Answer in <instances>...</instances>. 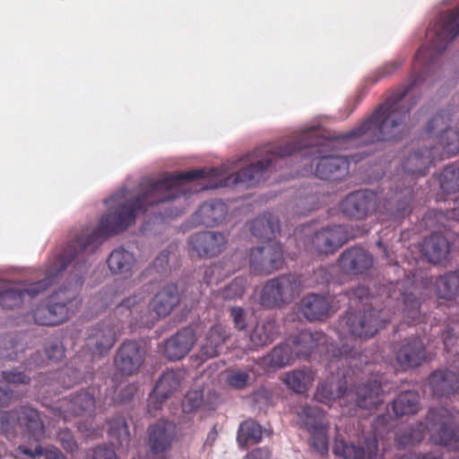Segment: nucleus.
Instances as JSON below:
<instances>
[{"mask_svg":"<svg viewBox=\"0 0 459 459\" xmlns=\"http://www.w3.org/2000/svg\"><path fill=\"white\" fill-rule=\"evenodd\" d=\"M1 376L5 382L11 384H29L30 380L28 376L17 369L3 370Z\"/></svg>","mask_w":459,"mask_h":459,"instance_id":"59","label":"nucleus"},{"mask_svg":"<svg viewBox=\"0 0 459 459\" xmlns=\"http://www.w3.org/2000/svg\"><path fill=\"white\" fill-rule=\"evenodd\" d=\"M450 114L446 110H441L437 113L426 126V133L430 137L437 138L443 132L449 129Z\"/></svg>","mask_w":459,"mask_h":459,"instance_id":"47","label":"nucleus"},{"mask_svg":"<svg viewBox=\"0 0 459 459\" xmlns=\"http://www.w3.org/2000/svg\"><path fill=\"white\" fill-rule=\"evenodd\" d=\"M145 351L135 341L123 342L117 350L114 365L124 376H132L138 372L144 362Z\"/></svg>","mask_w":459,"mask_h":459,"instance_id":"14","label":"nucleus"},{"mask_svg":"<svg viewBox=\"0 0 459 459\" xmlns=\"http://www.w3.org/2000/svg\"><path fill=\"white\" fill-rule=\"evenodd\" d=\"M271 434V429H264L255 420L248 419L239 424L237 433V441L239 446L244 447L246 446L258 444L264 436L268 437Z\"/></svg>","mask_w":459,"mask_h":459,"instance_id":"35","label":"nucleus"},{"mask_svg":"<svg viewBox=\"0 0 459 459\" xmlns=\"http://www.w3.org/2000/svg\"><path fill=\"white\" fill-rule=\"evenodd\" d=\"M297 415L308 432L326 427L324 411L318 406L305 405L297 412Z\"/></svg>","mask_w":459,"mask_h":459,"instance_id":"38","label":"nucleus"},{"mask_svg":"<svg viewBox=\"0 0 459 459\" xmlns=\"http://www.w3.org/2000/svg\"><path fill=\"white\" fill-rule=\"evenodd\" d=\"M146 296L143 292L134 293L130 297L126 298L122 300V302L117 306V308L126 307V309H131L137 304L144 301Z\"/></svg>","mask_w":459,"mask_h":459,"instance_id":"63","label":"nucleus"},{"mask_svg":"<svg viewBox=\"0 0 459 459\" xmlns=\"http://www.w3.org/2000/svg\"><path fill=\"white\" fill-rule=\"evenodd\" d=\"M169 252L162 250L154 259L151 270L160 276L166 275L169 272Z\"/></svg>","mask_w":459,"mask_h":459,"instance_id":"57","label":"nucleus"},{"mask_svg":"<svg viewBox=\"0 0 459 459\" xmlns=\"http://www.w3.org/2000/svg\"><path fill=\"white\" fill-rule=\"evenodd\" d=\"M188 243L198 255L213 257L224 251L227 240L221 232L202 231L192 235Z\"/></svg>","mask_w":459,"mask_h":459,"instance_id":"18","label":"nucleus"},{"mask_svg":"<svg viewBox=\"0 0 459 459\" xmlns=\"http://www.w3.org/2000/svg\"><path fill=\"white\" fill-rule=\"evenodd\" d=\"M252 235L261 240L269 241L280 233V220L277 216L265 212L250 222Z\"/></svg>","mask_w":459,"mask_h":459,"instance_id":"34","label":"nucleus"},{"mask_svg":"<svg viewBox=\"0 0 459 459\" xmlns=\"http://www.w3.org/2000/svg\"><path fill=\"white\" fill-rule=\"evenodd\" d=\"M333 454L343 459H377L378 441L372 433L363 437L362 446H355L343 440L335 439Z\"/></svg>","mask_w":459,"mask_h":459,"instance_id":"16","label":"nucleus"},{"mask_svg":"<svg viewBox=\"0 0 459 459\" xmlns=\"http://www.w3.org/2000/svg\"><path fill=\"white\" fill-rule=\"evenodd\" d=\"M107 263L112 273H130L135 264V257L133 252L120 247L110 253Z\"/></svg>","mask_w":459,"mask_h":459,"instance_id":"37","label":"nucleus"},{"mask_svg":"<svg viewBox=\"0 0 459 459\" xmlns=\"http://www.w3.org/2000/svg\"><path fill=\"white\" fill-rule=\"evenodd\" d=\"M230 316L236 329L245 331L247 327V312L241 307H230Z\"/></svg>","mask_w":459,"mask_h":459,"instance_id":"55","label":"nucleus"},{"mask_svg":"<svg viewBox=\"0 0 459 459\" xmlns=\"http://www.w3.org/2000/svg\"><path fill=\"white\" fill-rule=\"evenodd\" d=\"M441 338L446 350L449 351L459 339V324H447L441 331Z\"/></svg>","mask_w":459,"mask_h":459,"instance_id":"54","label":"nucleus"},{"mask_svg":"<svg viewBox=\"0 0 459 459\" xmlns=\"http://www.w3.org/2000/svg\"><path fill=\"white\" fill-rule=\"evenodd\" d=\"M439 299L455 300L459 297V272L450 271L439 275L434 282Z\"/></svg>","mask_w":459,"mask_h":459,"instance_id":"36","label":"nucleus"},{"mask_svg":"<svg viewBox=\"0 0 459 459\" xmlns=\"http://www.w3.org/2000/svg\"><path fill=\"white\" fill-rule=\"evenodd\" d=\"M433 161L432 150L420 148L409 152L402 161V168L407 176L424 177Z\"/></svg>","mask_w":459,"mask_h":459,"instance_id":"25","label":"nucleus"},{"mask_svg":"<svg viewBox=\"0 0 459 459\" xmlns=\"http://www.w3.org/2000/svg\"><path fill=\"white\" fill-rule=\"evenodd\" d=\"M65 351L63 344L57 340L48 341L45 344V353L50 360H62L65 357Z\"/></svg>","mask_w":459,"mask_h":459,"instance_id":"56","label":"nucleus"},{"mask_svg":"<svg viewBox=\"0 0 459 459\" xmlns=\"http://www.w3.org/2000/svg\"><path fill=\"white\" fill-rule=\"evenodd\" d=\"M414 182L407 186L396 184L394 191L387 197L384 204L385 212L394 220H402L410 215L413 208Z\"/></svg>","mask_w":459,"mask_h":459,"instance_id":"13","label":"nucleus"},{"mask_svg":"<svg viewBox=\"0 0 459 459\" xmlns=\"http://www.w3.org/2000/svg\"><path fill=\"white\" fill-rule=\"evenodd\" d=\"M195 342L194 331L191 328H183L165 342L164 355L171 361L179 360L190 351Z\"/></svg>","mask_w":459,"mask_h":459,"instance_id":"22","label":"nucleus"},{"mask_svg":"<svg viewBox=\"0 0 459 459\" xmlns=\"http://www.w3.org/2000/svg\"><path fill=\"white\" fill-rule=\"evenodd\" d=\"M347 391L346 380L338 376H330L317 385L315 399L325 404H329L336 398L342 397Z\"/></svg>","mask_w":459,"mask_h":459,"instance_id":"31","label":"nucleus"},{"mask_svg":"<svg viewBox=\"0 0 459 459\" xmlns=\"http://www.w3.org/2000/svg\"><path fill=\"white\" fill-rule=\"evenodd\" d=\"M403 299V312L411 323L417 322L420 317V299L413 291L401 293Z\"/></svg>","mask_w":459,"mask_h":459,"instance_id":"43","label":"nucleus"},{"mask_svg":"<svg viewBox=\"0 0 459 459\" xmlns=\"http://www.w3.org/2000/svg\"><path fill=\"white\" fill-rule=\"evenodd\" d=\"M179 303V294L176 284L163 286L152 298L150 306L153 313L160 317L169 315Z\"/></svg>","mask_w":459,"mask_h":459,"instance_id":"26","label":"nucleus"},{"mask_svg":"<svg viewBox=\"0 0 459 459\" xmlns=\"http://www.w3.org/2000/svg\"><path fill=\"white\" fill-rule=\"evenodd\" d=\"M326 427L309 432L310 446L319 455H324L328 452V441L326 437Z\"/></svg>","mask_w":459,"mask_h":459,"instance_id":"51","label":"nucleus"},{"mask_svg":"<svg viewBox=\"0 0 459 459\" xmlns=\"http://www.w3.org/2000/svg\"><path fill=\"white\" fill-rule=\"evenodd\" d=\"M229 336L230 333L224 326L221 325L212 326L201 345V359L205 360L217 357Z\"/></svg>","mask_w":459,"mask_h":459,"instance_id":"30","label":"nucleus"},{"mask_svg":"<svg viewBox=\"0 0 459 459\" xmlns=\"http://www.w3.org/2000/svg\"><path fill=\"white\" fill-rule=\"evenodd\" d=\"M184 377L185 372L180 369L164 371L157 380L152 393L153 397L160 403L168 399L180 389Z\"/></svg>","mask_w":459,"mask_h":459,"instance_id":"28","label":"nucleus"},{"mask_svg":"<svg viewBox=\"0 0 459 459\" xmlns=\"http://www.w3.org/2000/svg\"><path fill=\"white\" fill-rule=\"evenodd\" d=\"M429 385L435 396L454 395L459 391V374L447 368L437 369L429 375Z\"/></svg>","mask_w":459,"mask_h":459,"instance_id":"21","label":"nucleus"},{"mask_svg":"<svg viewBox=\"0 0 459 459\" xmlns=\"http://www.w3.org/2000/svg\"><path fill=\"white\" fill-rule=\"evenodd\" d=\"M244 291V287L235 281L221 291V296L223 299H233L236 298H241Z\"/></svg>","mask_w":459,"mask_h":459,"instance_id":"62","label":"nucleus"},{"mask_svg":"<svg viewBox=\"0 0 459 459\" xmlns=\"http://www.w3.org/2000/svg\"><path fill=\"white\" fill-rule=\"evenodd\" d=\"M403 62L404 58L400 57L396 60L390 61L385 64L384 65L380 66L376 72L377 78L375 82L394 74L403 64Z\"/></svg>","mask_w":459,"mask_h":459,"instance_id":"60","label":"nucleus"},{"mask_svg":"<svg viewBox=\"0 0 459 459\" xmlns=\"http://www.w3.org/2000/svg\"><path fill=\"white\" fill-rule=\"evenodd\" d=\"M313 377L306 370H293L289 372L285 377V384L298 394H303L311 385Z\"/></svg>","mask_w":459,"mask_h":459,"instance_id":"42","label":"nucleus"},{"mask_svg":"<svg viewBox=\"0 0 459 459\" xmlns=\"http://www.w3.org/2000/svg\"><path fill=\"white\" fill-rule=\"evenodd\" d=\"M437 138L447 153L455 155L459 152V128L450 127Z\"/></svg>","mask_w":459,"mask_h":459,"instance_id":"50","label":"nucleus"},{"mask_svg":"<svg viewBox=\"0 0 459 459\" xmlns=\"http://www.w3.org/2000/svg\"><path fill=\"white\" fill-rule=\"evenodd\" d=\"M426 35L429 45L418 50L413 64L414 70L420 69V72L408 84L400 87L408 89V92L427 80L448 44L459 35V6L451 13L441 15L434 26L428 29Z\"/></svg>","mask_w":459,"mask_h":459,"instance_id":"5","label":"nucleus"},{"mask_svg":"<svg viewBox=\"0 0 459 459\" xmlns=\"http://www.w3.org/2000/svg\"><path fill=\"white\" fill-rule=\"evenodd\" d=\"M389 320L383 310L368 307L346 312L339 320V326L354 339L367 340L384 328Z\"/></svg>","mask_w":459,"mask_h":459,"instance_id":"7","label":"nucleus"},{"mask_svg":"<svg viewBox=\"0 0 459 459\" xmlns=\"http://www.w3.org/2000/svg\"><path fill=\"white\" fill-rule=\"evenodd\" d=\"M343 294L347 297L351 307H355L357 309H360L359 304L362 309L373 307L372 303L368 302L370 298L369 289L364 285H359L355 288L346 290Z\"/></svg>","mask_w":459,"mask_h":459,"instance_id":"45","label":"nucleus"},{"mask_svg":"<svg viewBox=\"0 0 459 459\" xmlns=\"http://www.w3.org/2000/svg\"><path fill=\"white\" fill-rule=\"evenodd\" d=\"M18 427L22 435L35 441L45 436V425L39 411L30 405H22L11 411L0 412V432L9 433Z\"/></svg>","mask_w":459,"mask_h":459,"instance_id":"8","label":"nucleus"},{"mask_svg":"<svg viewBox=\"0 0 459 459\" xmlns=\"http://www.w3.org/2000/svg\"><path fill=\"white\" fill-rule=\"evenodd\" d=\"M295 357L294 351L288 341L274 347L268 354L267 359L270 367L281 368L288 366Z\"/></svg>","mask_w":459,"mask_h":459,"instance_id":"40","label":"nucleus"},{"mask_svg":"<svg viewBox=\"0 0 459 459\" xmlns=\"http://www.w3.org/2000/svg\"><path fill=\"white\" fill-rule=\"evenodd\" d=\"M300 281L291 273L281 274L265 281L259 301L264 307H281L291 303L300 292Z\"/></svg>","mask_w":459,"mask_h":459,"instance_id":"9","label":"nucleus"},{"mask_svg":"<svg viewBox=\"0 0 459 459\" xmlns=\"http://www.w3.org/2000/svg\"><path fill=\"white\" fill-rule=\"evenodd\" d=\"M294 148L290 143L286 145L268 143L247 154L246 159L252 161L236 173L224 176L230 169L223 164L209 169H192L178 174H166L158 180L146 179L139 187L134 197H128V189L121 188L112 195L107 202L116 204L119 213H130V225L140 213L158 214L167 217H177L186 210L192 191L187 183L197 178H214L215 183L204 185L203 189H215L242 185L252 187L266 180L269 176L286 164V160L293 156Z\"/></svg>","mask_w":459,"mask_h":459,"instance_id":"1","label":"nucleus"},{"mask_svg":"<svg viewBox=\"0 0 459 459\" xmlns=\"http://www.w3.org/2000/svg\"><path fill=\"white\" fill-rule=\"evenodd\" d=\"M395 417L412 415L419 411V394L414 391L401 393L392 403Z\"/></svg>","mask_w":459,"mask_h":459,"instance_id":"39","label":"nucleus"},{"mask_svg":"<svg viewBox=\"0 0 459 459\" xmlns=\"http://www.w3.org/2000/svg\"><path fill=\"white\" fill-rule=\"evenodd\" d=\"M379 196L371 190H358L347 195L341 203L342 212L351 219L364 220L379 207Z\"/></svg>","mask_w":459,"mask_h":459,"instance_id":"10","label":"nucleus"},{"mask_svg":"<svg viewBox=\"0 0 459 459\" xmlns=\"http://www.w3.org/2000/svg\"><path fill=\"white\" fill-rule=\"evenodd\" d=\"M283 264V250L279 244L256 247L250 251L249 265L257 274H271L282 268Z\"/></svg>","mask_w":459,"mask_h":459,"instance_id":"12","label":"nucleus"},{"mask_svg":"<svg viewBox=\"0 0 459 459\" xmlns=\"http://www.w3.org/2000/svg\"><path fill=\"white\" fill-rule=\"evenodd\" d=\"M382 394L380 383L374 380L358 385L351 396L358 407L371 410L382 403Z\"/></svg>","mask_w":459,"mask_h":459,"instance_id":"27","label":"nucleus"},{"mask_svg":"<svg viewBox=\"0 0 459 459\" xmlns=\"http://www.w3.org/2000/svg\"><path fill=\"white\" fill-rule=\"evenodd\" d=\"M289 342L296 358L307 359L319 345L326 342V336L323 332L303 330L292 335Z\"/></svg>","mask_w":459,"mask_h":459,"instance_id":"23","label":"nucleus"},{"mask_svg":"<svg viewBox=\"0 0 459 459\" xmlns=\"http://www.w3.org/2000/svg\"><path fill=\"white\" fill-rule=\"evenodd\" d=\"M69 409L75 415L92 412L95 409V399L88 392H81L70 400Z\"/></svg>","mask_w":459,"mask_h":459,"instance_id":"46","label":"nucleus"},{"mask_svg":"<svg viewBox=\"0 0 459 459\" xmlns=\"http://www.w3.org/2000/svg\"><path fill=\"white\" fill-rule=\"evenodd\" d=\"M109 297L100 292L96 297H93L90 303L91 305L92 310L95 313H99L100 310L106 308L109 305Z\"/></svg>","mask_w":459,"mask_h":459,"instance_id":"64","label":"nucleus"},{"mask_svg":"<svg viewBox=\"0 0 459 459\" xmlns=\"http://www.w3.org/2000/svg\"><path fill=\"white\" fill-rule=\"evenodd\" d=\"M57 440L62 448L71 455L76 453L79 448L72 431L67 428L60 429L57 433Z\"/></svg>","mask_w":459,"mask_h":459,"instance_id":"52","label":"nucleus"},{"mask_svg":"<svg viewBox=\"0 0 459 459\" xmlns=\"http://www.w3.org/2000/svg\"><path fill=\"white\" fill-rule=\"evenodd\" d=\"M441 189L446 194L459 191V167L455 165L446 166L439 177Z\"/></svg>","mask_w":459,"mask_h":459,"instance_id":"44","label":"nucleus"},{"mask_svg":"<svg viewBox=\"0 0 459 459\" xmlns=\"http://www.w3.org/2000/svg\"><path fill=\"white\" fill-rule=\"evenodd\" d=\"M85 459H117L113 449L106 446H98L86 454Z\"/></svg>","mask_w":459,"mask_h":459,"instance_id":"58","label":"nucleus"},{"mask_svg":"<svg viewBox=\"0 0 459 459\" xmlns=\"http://www.w3.org/2000/svg\"><path fill=\"white\" fill-rule=\"evenodd\" d=\"M328 299L319 294L310 293L305 296L299 304V312L308 321L322 320L329 311Z\"/></svg>","mask_w":459,"mask_h":459,"instance_id":"33","label":"nucleus"},{"mask_svg":"<svg viewBox=\"0 0 459 459\" xmlns=\"http://www.w3.org/2000/svg\"><path fill=\"white\" fill-rule=\"evenodd\" d=\"M458 415L445 407L430 408L426 415V422H417L395 434V444L399 449L420 443L428 429L432 441L451 451H459Z\"/></svg>","mask_w":459,"mask_h":459,"instance_id":"4","label":"nucleus"},{"mask_svg":"<svg viewBox=\"0 0 459 459\" xmlns=\"http://www.w3.org/2000/svg\"><path fill=\"white\" fill-rule=\"evenodd\" d=\"M253 378L249 372L241 369L229 370L226 377L227 385L236 390H243L251 385Z\"/></svg>","mask_w":459,"mask_h":459,"instance_id":"49","label":"nucleus"},{"mask_svg":"<svg viewBox=\"0 0 459 459\" xmlns=\"http://www.w3.org/2000/svg\"><path fill=\"white\" fill-rule=\"evenodd\" d=\"M130 213H119L116 205L108 209L100 218L95 229H82L72 235L64 250L50 258L42 280L26 284L24 287H4L0 281V307L7 309L19 307L26 298L33 299L48 289L57 279L59 273L80 253H95L104 240L126 230L130 226Z\"/></svg>","mask_w":459,"mask_h":459,"instance_id":"3","label":"nucleus"},{"mask_svg":"<svg viewBox=\"0 0 459 459\" xmlns=\"http://www.w3.org/2000/svg\"><path fill=\"white\" fill-rule=\"evenodd\" d=\"M279 334V327L273 319L258 322L249 333V346L253 350L272 343Z\"/></svg>","mask_w":459,"mask_h":459,"instance_id":"32","label":"nucleus"},{"mask_svg":"<svg viewBox=\"0 0 459 459\" xmlns=\"http://www.w3.org/2000/svg\"><path fill=\"white\" fill-rule=\"evenodd\" d=\"M177 437V427L173 421L160 420L148 429L147 446L153 459H164Z\"/></svg>","mask_w":459,"mask_h":459,"instance_id":"11","label":"nucleus"},{"mask_svg":"<svg viewBox=\"0 0 459 459\" xmlns=\"http://www.w3.org/2000/svg\"><path fill=\"white\" fill-rule=\"evenodd\" d=\"M346 240V234L342 227L333 225L317 230L313 238V247L322 254H333Z\"/></svg>","mask_w":459,"mask_h":459,"instance_id":"20","label":"nucleus"},{"mask_svg":"<svg viewBox=\"0 0 459 459\" xmlns=\"http://www.w3.org/2000/svg\"><path fill=\"white\" fill-rule=\"evenodd\" d=\"M421 252L429 263L436 264L446 259L450 252V245L444 235L433 232L425 238Z\"/></svg>","mask_w":459,"mask_h":459,"instance_id":"29","label":"nucleus"},{"mask_svg":"<svg viewBox=\"0 0 459 459\" xmlns=\"http://www.w3.org/2000/svg\"><path fill=\"white\" fill-rule=\"evenodd\" d=\"M116 342V330L111 318L105 319L87 330L86 345L93 355L103 356Z\"/></svg>","mask_w":459,"mask_h":459,"instance_id":"15","label":"nucleus"},{"mask_svg":"<svg viewBox=\"0 0 459 459\" xmlns=\"http://www.w3.org/2000/svg\"><path fill=\"white\" fill-rule=\"evenodd\" d=\"M49 308L46 304H40L33 311L32 317L35 324L40 325H52V321L49 316Z\"/></svg>","mask_w":459,"mask_h":459,"instance_id":"61","label":"nucleus"},{"mask_svg":"<svg viewBox=\"0 0 459 459\" xmlns=\"http://www.w3.org/2000/svg\"><path fill=\"white\" fill-rule=\"evenodd\" d=\"M407 95L408 89L399 88L358 127L347 134L325 136L322 129L316 126L301 131L290 143L294 148L293 155L301 152L302 160H309L311 171L322 180L343 179L349 173L348 160L328 152L339 143L367 146L380 142H400L409 131L407 119L414 105V102L409 103Z\"/></svg>","mask_w":459,"mask_h":459,"instance_id":"2","label":"nucleus"},{"mask_svg":"<svg viewBox=\"0 0 459 459\" xmlns=\"http://www.w3.org/2000/svg\"><path fill=\"white\" fill-rule=\"evenodd\" d=\"M23 351V345L13 336L6 335L0 342V356L6 360L19 359V354Z\"/></svg>","mask_w":459,"mask_h":459,"instance_id":"48","label":"nucleus"},{"mask_svg":"<svg viewBox=\"0 0 459 459\" xmlns=\"http://www.w3.org/2000/svg\"><path fill=\"white\" fill-rule=\"evenodd\" d=\"M427 358L425 345L419 337L405 339L395 353L397 363L403 368L420 366Z\"/></svg>","mask_w":459,"mask_h":459,"instance_id":"19","label":"nucleus"},{"mask_svg":"<svg viewBox=\"0 0 459 459\" xmlns=\"http://www.w3.org/2000/svg\"><path fill=\"white\" fill-rule=\"evenodd\" d=\"M203 403V394L201 391H189L182 402V409L185 413H191L198 409Z\"/></svg>","mask_w":459,"mask_h":459,"instance_id":"53","label":"nucleus"},{"mask_svg":"<svg viewBox=\"0 0 459 459\" xmlns=\"http://www.w3.org/2000/svg\"><path fill=\"white\" fill-rule=\"evenodd\" d=\"M80 255L82 258L74 266L69 287L56 292L46 303V306L49 308L52 325H59L69 317L68 304L75 299L78 290L83 284L84 275L89 268L84 256L90 255V254L80 253L75 258L80 257Z\"/></svg>","mask_w":459,"mask_h":459,"instance_id":"6","label":"nucleus"},{"mask_svg":"<svg viewBox=\"0 0 459 459\" xmlns=\"http://www.w3.org/2000/svg\"><path fill=\"white\" fill-rule=\"evenodd\" d=\"M373 256L360 247L345 249L339 256L337 263L342 272L348 275L362 274L373 265Z\"/></svg>","mask_w":459,"mask_h":459,"instance_id":"17","label":"nucleus"},{"mask_svg":"<svg viewBox=\"0 0 459 459\" xmlns=\"http://www.w3.org/2000/svg\"><path fill=\"white\" fill-rule=\"evenodd\" d=\"M108 435L121 447H127L130 443V431L124 418H115L109 421Z\"/></svg>","mask_w":459,"mask_h":459,"instance_id":"41","label":"nucleus"},{"mask_svg":"<svg viewBox=\"0 0 459 459\" xmlns=\"http://www.w3.org/2000/svg\"><path fill=\"white\" fill-rule=\"evenodd\" d=\"M228 214V207L221 200L212 199L204 203L195 212L194 220L198 225L214 227L221 223Z\"/></svg>","mask_w":459,"mask_h":459,"instance_id":"24","label":"nucleus"}]
</instances>
